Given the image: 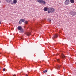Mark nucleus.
<instances>
[{
    "mask_svg": "<svg viewBox=\"0 0 76 76\" xmlns=\"http://www.w3.org/2000/svg\"><path fill=\"white\" fill-rule=\"evenodd\" d=\"M21 23H22V22H21V21H20L19 22V24H21Z\"/></svg>",
    "mask_w": 76,
    "mask_h": 76,
    "instance_id": "obj_19",
    "label": "nucleus"
},
{
    "mask_svg": "<svg viewBox=\"0 0 76 76\" xmlns=\"http://www.w3.org/2000/svg\"><path fill=\"white\" fill-rule=\"evenodd\" d=\"M37 1L39 3H41V4L43 3V4H46V2L43 0H37Z\"/></svg>",
    "mask_w": 76,
    "mask_h": 76,
    "instance_id": "obj_4",
    "label": "nucleus"
},
{
    "mask_svg": "<svg viewBox=\"0 0 76 76\" xmlns=\"http://www.w3.org/2000/svg\"><path fill=\"white\" fill-rule=\"evenodd\" d=\"M53 37L54 38H53V39H54V38H57V37H58V35L56 34L54 35Z\"/></svg>",
    "mask_w": 76,
    "mask_h": 76,
    "instance_id": "obj_8",
    "label": "nucleus"
},
{
    "mask_svg": "<svg viewBox=\"0 0 76 76\" xmlns=\"http://www.w3.org/2000/svg\"><path fill=\"white\" fill-rule=\"evenodd\" d=\"M47 72V70H45V71H43V73H46Z\"/></svg>",
    "mask_w": 76,
    "mask_h": 76,
    "instance_id": "obj_15",
    "label": "nucleus"
},
{
    "mask_svg": "<svg viewBox=\"0 0 76 76\" xmlns=\"http://www.w3.org/2000/svg\"><path fill=\"white\" fill-rule=\"evenodd\" d=\"M22 39H23L22 38Z\"/></svg>",
    "mask_w": 76,
    "mask_h": 76,
    "instance_id": "obj_27",
    "label": "nucleus"
},
{
    "mask_svg": "<svg viewBox=\"0 0 76 76\" xmlns=\"http://www.w3.org/2000/svg\"><path fill=\"white\" fill-rule=\"evenodd\" d=\"M65 70V68L64 67V70Z\"/></svg>",
    "mask_w": 76,
    "mask_h": 76,
    "instance_id": "obj_20",
    "label": "nucleus"
},
{
    "mask_svg": "<svg viewBox=\"0 0 76 76\" xmlns=\"http://www.w3.org/2000/svg\"><path fill=\"white\" fill-rule=\"evenodd\" d=\"M48 8H47V7H45L44 8V9H43V10H44V11H47V10H48Z\"/></svg>",
    "mask_w": 76,
    "mask_h": 76,
    "instance_id": "obj_11",
    "label": "nucleus"
},
{
    "mask_svg": "<svg viewBox=\"0 0 76 76\" xmlns=\"http://www.w3.org/2000/svg\"><path fill=\"white\" fill-rule=\"evenodd\" d=\"M20 21L22 22H24L25 20L24 19H22L20 20Z\"/></svg>",
    "mask_w": 76,
    "mask_h": 76,
    "instance_id": "obj_14",
    "label": "nucleus"
},
{
    "mask_svg": "<svg viewBox=\"0 0 76 76\" xmlns=\"http://www.w3.org/2000/svg\"><path fill=\"white\" fill-rule=\"evenodd\" d=\"M24 23H25V24H27L28 23V21H26V22H25Z\"/></svg>",
    "mask_w": 76,
    "mask_h": 76,
    "instance_id": "obj_16",
    "label": "nucleus"
},
{
    "mask_svg": "<svg viewBox=\"0 0 76 76\" xmlns=\"http://www.w3.org/2000/svg\"><path fill=\"white\" fill-rule=\"evenodd\" d=\"M57 62H58V63H59L60 62V60L59 59H57Z\"/></svg>",
    "mask_w": 76,
    "mask_h": 76,
    "instance_id": "obj_17",
    "label": "nucleus"
},
{
    "mask_svg": "<svg viewBox=\"0 0 76 76\" xmlns=\"http://www.w3.org/2000/svg\"><path fill=\"white\" fill-rule=\"evenodd\" d=\"M61 57L62 58H65V56H64V55L63 54H61Z\"/></svg>",
    "mask_w": 76,
    "mask_h": 76,
    "instance_id": "obj_12",
    "label": "nucleus"
},
{
    "mask_svg": "<svg viewBox=\"0 0 76 76\" xmlns=\"http://www.w3.org/2000/svg\"><path fill=\"white\" fill-rule=\"evenodd\" d=\"M50 21H51V20H50Z\"/></svg>",
    "mask_w": 76,
    "mask_h": 76,
    "instance_id": "obj_25",
    "label": "nucleus"
},
{
    "mask_svg": "<svg viewBox=\"0 0 76 76\" xmlns=\"http://www.w3.org/2000/svg\"><path fill=\"white\" fill-rule=\"evenodd\" d=\"M26 76H28V75L27 74H26Z\"/></svg>",
    "mask_w": 76,
    "mask_h": 76,
    "instance_id": "obj_22",
    "label": "nucleus"
},
{
    "mask_svg": "<svg viewBox=\"0 0 76 76\" xmlns=\"http://www.w3.org/2000/svg\"><path fill=\"white\" fill-rule=\"evenodd\" d=\"M54 12V8L52 7H50L48 8V13H53Z\"/></svg>",
    "mask_w": 76,
    "mask_h": 76,
    "instance_id": "obj_1",
    "label": "nucleus"
},
{
    "mask_svg": "<svg viewBox=\"0 0 76 76\" xmlns=\"http://www.w3.org/2000/svg\"><path fill=\"white\" fill-rule=\"evenodd\" d=\"M70 2L72 4H73L75 2L74 0H70Z\"/></svg>",
    "mask_w": 76,
    "mask_h": 76,
    "instance_id": "obj_13",
    "label": "nucleus"
},
{
    "mask_svg": "<svg viewBox=\"0 0 76 76\" xmlns=\"http://www.w3.org/2000/svg\"><path fill=\"white\" fill-rule=\"evenodd\" d=\"M70 14L71 15L75 16L76 15V12L74 11H71L70 12Z\"/></svg>",
    "mask_w": 76,
    "mask_h": 76,
    "instance_id": "obj_3",
    "label": "nucleus"
},
{
    "mask_svg": "<svg viewBox=\"0 0 76 76\" xmlns=\"http://www.w3.org/2000/svg\"><path fill=\"white\" fill-rule=\"evenodd\" d=\"M1 68V67H0V69Z\"/></svg>",
    "mask_w": 76,
    "mask_h": 76,
    "instance_id": "obj_29",
    "label": "nucleus"
},
{
    "mask_svg": "<svg viewBox=\"0 0 76 76\" xmlns=\"http://www.w3.org/2000/svg\"><path fill=\"white\" fill-rule=\"evenodd\" d=\"M26 35H27V36H29L31 34V32H26Z\"/></svg>",
    "mask_w": 76,
    "mask_h": 76,
    "instance_id": "obj_6",
    "label": "nucleus"
},
{
    "mask_svg": "<svg viewBox=\"0 0 76 76\" xmlns=\"http://www.w3.org/2000/svg\"><path fill=\"white\" fill-rule=\"evenodd\" d=\"M70 4V1L69 0H66L64 2V4L65 5H68Z\"/></svg>",
    "mask_w": 76,
    "mask_h": 76,
    "instance_id": "obj_5",
    "label": "nucleus"
},
{
    "mask_svg": "<svg viewBox=\"0 0 76 76\" xmlns=\"http://www.w3.org/2000/svg\"><path fill=\"white\" fill-rule=\"evenodd\" d=\"M37 25L39 26V27H40V25H39V24H37Z\"/></svg>",
    "mask_w": 76,
    "mask_h": 76,
    "instance_id": "obj_21",
    "label": "nucleus"
},
{
    "mask_svg": "<svg viewBox=\"0 0 76 76\" xmlns=\"http://www.w3.org/2000/svg\"><path fill=\"white\" fill-rule=\"evenodd\" d=\"M6 1L9 4H10L12 2V0H6Z\"/></svg>",
    "mask_w": 76,
    "mask_h": 76,
    "instance_id": "obj_9",
    "label": "nucleus"
},
{
    "mask_svg": "<svg viewBox=\"0 0 76 76\" xmlns=\"http://www.w3.org/2000/svg\"><path fill=\"white\" fill-rule=\"evenodd\" d=\"M18 30L20 31L22 33H24V30L23 29L22 27L21 26H18L17 28Z\"/></svg>",
    "mask_w": 76,
    "mask_h": 76,
    "instance_id": "obj_2",
    "label": "nucleus"
},
{
    "mask_svg": "<svg viewBox=\"0 0 76 76\" xmlns=\"http://www.w3.org/2000/svg\"><path fill=\"white\" fill-rule=\"evenodd\" d=\"M17 3V0H13V2H11V4L13 5V4H16Z\"/></svg>",
    "mask_w": 76,
    "mask_h": 76,
    "instance_id": "obj_7",
    "label": "nucleus"
},
{
    "mask_svg": "<svg viewBox=\"0 0 76 76\" xmlns=\"http://www.w3.org/2000/svg\"><path fill=\"white\" fill-rule=\"evenodd\" d=\"M1 22L0 21V24H1Z\"/></svg>",
    "mask_w": 76,
    "mask_h": 76,
    "instance_id": "obj_24",
    "label": "nucleus"
},
{
    "mask_svg": "<svg viewBox=\"0 0 76 76\" xmlns=\"http://www.w3.org/2000/svg\"><path fill=\"white\" fill-rule=\"evenodd\" d=\"M16 76V75H13V76Z\"/></svg>",
    "mask_w": 76,
    "mask_h": 76,
    "instance_id": "obj_23",
    "label": "nucleus"
},
{
    "mask_svg": "<svg viewBox=\"0 0 76 76\" xmlns=\"http://www.w3.org/2000/svg\"><path fill=\"white\" fill-rule=\"evenodd\" d=\"M21 0V1H22V0Z\"/></svg>",
    "mask_w": 76,
    "mask_h": 76,
    "instance_id": "obj_26",
    "label": "nucleus"
},
{
    "mask_svg": "<svg viewBox=\"0 0 76 76\" xmlns=\"http://www.w3.org/2000/svg\"><path fill=\"white\" fill-rule=\"evenodd\" d=\"M5 71V68L3 69V71Z\"/></svg>",
    "mask_w": 76,
    "mask_h": 76,
    "instance_id": "obj_18",
    "label": "nucleus"
},
{
    "mask_svg": "<svg viewBox=\"0 0 76 76\" xmlns=\"http://www.w3.org/2000/svg\"><path fill=\"white\" fill-rule=\"evenodd\" d=\"M61 66H61L59 65H57V66H56L55 68L56 69H58V68L60 69Z\"/></svg>",
    "mask_w": 76,
    "mask_h": 76,
    "instance_id": "obj_10",
    "label": "nucleus"
},
{
    "mask_svg": "<svg viewBox=\"0 0 76 76\" xmlns=\"http://www.w3.org/2000/svg\"><path fill=\"white\" fill-rule=\"evenodd\" d=\"M1 3V1H0V3Z\"/></svg>",
    "mask_w": 76,
    "mask_h": 76,
    "instance_id": "obj_28",
    "label": "nucleus"
}]
</instances>
